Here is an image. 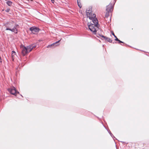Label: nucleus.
Returning a JSON list of instances; mask_svg holds the SVG:
<instances>
[{"label":"nucleus","instance_id":"a211bd4d","mask_svg":"<svg viewBox=\"0 0 149 149\" xmlns=\"http://www.w3.org/2000/svg\"><path fill=\"white\" fill-rule=\"evenodd\" d=\"M18 26V25H17V24H15V27H16H16H17V26Z\"/></svg>","mask_w":149,"mask_h":149},{"label":"nucleus","instance_id":"2eb2a0df","mask_svg":"<svg viewBox=\"0 0 149 149\" xmlns=\"http://www.w3.org/2000/svg\"><path fill=\"white\" fill-rule=\"evenodd\" d=\"M116 39H115V40L116 41H118L119 40V39L117 38V37H116V38H115Z\"/></svg>","mask_w":149,"mask_h":149},{"label":"nucleus","instance_id":"dca6fc26","mask_svg":"<svg viewBox=\"0 0 149 149\" xmlns=\"http://www.w3.org/2000/svg\"><path fill=\"white\" fill-rule=\"evenodd\" d=\"M118 41L119 42V43H123V42L121 41L120 40H119Z\"/></svg>","mask_w":149,"mask_h":149},{"label":"nucleus","instance_id":"0eeeda50","mask_svg":"<svg viewBox=\"0 0 149 149\" xmlns=\"http://www.w3.org/2000/svg\"><path fill=\"white\" fill-rule=\"evenodd\" d=\"M60 40H58L57 41H56V42L54 43H53L52 44L49 45L47 46V48L49 47H54L56 46V44L58 43L60 41Z\"/></svg>","mask_w":149,"mask_h":149},{"label":"nucleus","instance_id":"1a4fd4ad","mask_svg":"<svg viewBox=\"0 0 149 149\" xmlns=\"http://www.w3.org/2000/svg\"><path fill=\"white\" fill-rule=\"evenodd\" d=\"M12 60H13L15 56H16V53L14 51H13L12 52Z\"/></svg>","mask_w":149,"mask_h":149},{"label":"nucleus","instance_id":"39448f33","mask_svg":"<svg viewBox=\"0 0 149 149\" xmlns=\"http://www.w3.org/2000/svg\"><path fill=\"white\" fill-rule=\"evenodd\" d=\"M8 91L11 94L15 96L16 95L17 93H19V92H17L15 88L14 87H12L9 88Z\"/></svg>","mask_w":149,"mask_h":149},{"label":"nucleus","instance_id":"4468645a","mask_svg":"<svg viewBox=\"0 0 149 149\" xmlns=\"http://www.w3.org/2000/svg\"><path fill=\"white\" fill-rule=\"evenodd\" d=\"M112 34L114 36L115 38H116V36L115 35L113 32H112Z\"/></svg>","mask_w":149,"mask_h":149},{"label":"nucleus","instance_id":"f3484780","mask_svg":"<svg viewBox=\"0 0 149 149\" xmlns=\"http://www.w3.org/2000/svg\"><path fill=\"white\" fill-rule=\"evenodd\" d=\"M51 1H52V3H54V0H51Z\"/></svg>","mask_w":149,"mask_h":149},{"label":"nucleus","instance_id":"7ed1b4c3","mask_svg":"<svg viewBox=\"0 0 149 149\" xmlns=\"http://www.w3.org/2000/svg\"><path fill=\"white\" fill-rule=\"evenodd\" d=\"M114 4V3L112 5L111 3H110L108 6H107L106 10V12L105 15V17H108L109 16L110 14H111L113 10V6Z\"/></svg>","mask_w":149,"mask_h":149},{"label":"nucleus","instance_id":"f03ea898","mask_svg":"<svg viewBox=\"0 0 149 149\" xmlns=\"http://www.w3.org/2000/svg\"><path fill=\"white\" fill-rule=\"evenodd\" d=\"M4 25L6 28V30L10 31L16 33H17V30L15 26V24L14 22L12 21L7 22Z\"/></svg>","mask_w":149,"mask_h":149},{"label":"nucleus","instance_id":"f257e3e1","mask_svg":"<svg viewBox=\"0 0 149 149\" xmlns=\"http://www.w3.org/2000/svg\"><path fill=\"white\" fill-rule=\"evenodd\" d=\"M86 14L87 16L90 19L92 20L94 24H91L90 25L88 24L89 28L93 33L95 34L97 31L96 28H98L97 25L98 24V20L96 18H95L96 15L95 14H93L91 8L88 10H86Z\"/></svg>","mask_w":149,"mask_h":149},{"label":"nucleus","instance_id":"423d86ee","mask_svg":"<svg viewBox=\"0 0 149 149\" xmlns=\"http://www.w3.org/2000/svg\"><path fill=\"white\" fill-rule=\"evenodd\" d=\"M30 30L32 33L34 34H36L38 32L39 29L37 27H31L30 28Z\"/></svg>","mask_w":149,"mask_h":149},{"label":"nucleus","instance_id":"ddd939ff","mask_svg":"<svg viewBox=\"0 0 149 149\" xmlns=\"http://www.w3.org/2000/svg\"><path fill=\"white\" fill-rule=\"evenodd\" d=\"M10 10V9L9 8H8V9H7L6 10V11L7 12H8Z\"/></svg>","mask_w":149,"mask_h":149},{"label":"nucleus","instance_id":"9d476101","mask_svg":"<svg viewBox=\"0 0 149 149\" xmlns=\"http://www.w3.org/2000/svg\"><path fill=\"white\" fill-rule=\"evenodd\" d=\"M36 44H33L28 46V47H30V49H31V51L32 49H34L36 47Z\"/></svg>","mask_w":149,"mask_h":149},{"label":"nucleus","instance_id":"f8f14e48","mask_svg":"<svg viewBox=\"0 0 149 149\" xmlns=\"http://www.w3.org/2000/svg\"><path fill=\"white\" fill-rule=\"evenodd\" d=\"M6 3L9 6H11L12 5V3L10 1H8L6 2Z\"/></svg>","mask_w":149,"mask_h":149},{"label":"nucleus","instance_id":"6e6552de","mask_svg":"<svg viewBox=\"0 0 149 149\" xmlns=\"http://www.w3.org/2000/svg\"><path fill=\"white\" fill-rule=\"evenodd\" d=\"M100 36L103 38V39L107 40V41L111 43L112 42V40L111 38L104 36L103 35H101Z\"/></svg>","mask_w":149,"mask_h":149},{"label":"nucleus","instance_id":"20e7f679","mask_svg":"<svg viewBox=\"0 0 149 149\" xmlns=\"http://www.w3.org/2000/svg\"><path fill=\"white\" fill-rule=\"evenodd\" d=\"M21 49L22 50V54L24 56L31 52V49H29L30 47H28V46L26 47L23 45H22L21 47Z\"/></svg>","mask_w":149,"mask_h":149},{"label":"nucleus","instance_id":"9b49d317","mask_svg":"<svg viewBox=\"0 0 149 149\" xmlns=\"http://www.w3.org/2000/svg\"><path fill=\"white\" fill-rule=\"evenodd\" d=\"M80 0H77L78 5L80 8L81 7V5L80 3Z\"/></svg>","mask_w":149,"mask_h":149}]
</instances>
